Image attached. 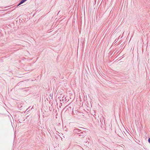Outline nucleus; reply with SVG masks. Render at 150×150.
<instances>
[{"mask_svg":"<svg viewBox=\"0 0 150 150\" xmlns=\"http://www.w3.org/2000/svg\"><path fill=\"white\" fill-rule=\"evenodd\" d=\"M74 132L79 134V136L83 137L86 135V132L84 131L82 132L81 130L75 128L74 130Z\"/></svg>","mask_w":150,"mask_h":150,"instance_id":"1","label":"nucleus"},{"mask_svg":"<svg viewBox=\"0 0 150 150\" xmlns=\"http://www.w3.org/2000/svg\"><path fill=\"white\" fill-rule=\"evenodd\" d=\"M27 0H21V1L18 3V5L17 6H18L21 5V4H22L24 2H25L26 1H27Z\"/></svg>","mask_w":150,"mask_h":150,"instance_id":"2","label":"nucleus"},{"mask_svg":"<svg viewBox=\"0 0 150 150\" xmlns=\"http://www.w3.org/2000/svg\"><path fill=\"white\" fill-rule=\"evenodd\" d=\"M23 82V81H20L19 83H18L17 84V86H18L20 84V83H21L22 82Z\"/></svg>","mask_w":150,"mask_h":150,"instance_id":"3","label":"nucleus"},{"mask_svg":"<svg viewBox=\"0 0 150 150\" xmlns=\"http://www.w3.org/2000/svg\"><path fill=\"white\" fill-rule=\"evenodd\" d=\"M149 142L150 144V138H149L148 139Z\"/></svg>","mask_w":150,"mask_h":150,"instance_id":"4","label":"nucleus"},{"mask_svg":"<svg viewBox=\"0 0 150 150\" xmlns=\"http://www.w3.org/2000/svg\"><path fill=\"white\" fill-rule=\"evenodd\" d=\"M80 137H81V138H82L83 137H82V136H80Z\"/></svg>","mask_w":150,"mask_h":150,"instance_id":"5","label":"nucleus"}]
</instances>
